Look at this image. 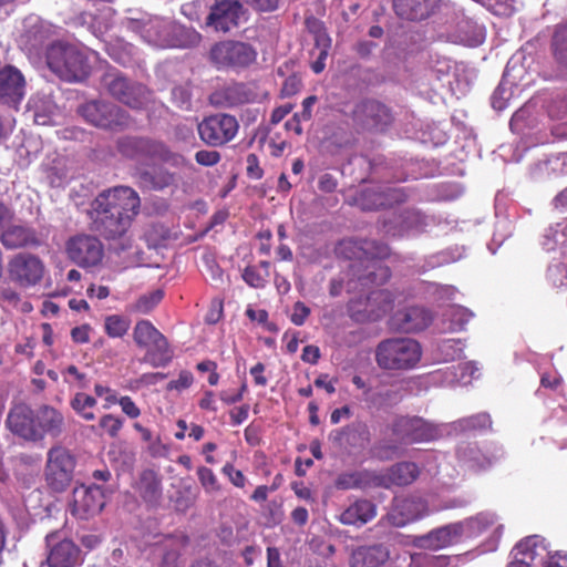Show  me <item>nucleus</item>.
<instances>
[{
  "mask_svg": "<svg viewBox=\"0 0 567 567\" xmlns=\"http://www.w3.org/2000/svg\"><path fill=\"white\" fill-rule=\"evenodd\" d=\"M154 144L155 141L147 138L124 137L118 141V151L130 158H151Z\"/></svg>",
  "mask_w": 567,
  "mask_h": 567,
  "instance_id": "cd10ccee",
  "label": "nucleus"
},
{
  "mask_svg": "<svg viewBox=\"0 0 567 567\" xmlns=\"http://www.w3.org/2000/svg\"><path fill=\"white\" fill-rule=\"evenodd\" d=\"M99 11L100 14L92 12H82L76 18L75 23L82 27L86 25L95 35L102 34L111 25L110 17L112 13V9L107 6H103V8Z\"/></svg>",
  "mask_w": 567,
  "mask_h": 567,
  "instance_id": "c756f323",
  "label": "nucleus"
},
{
  "mask_svg": "<svg viewBox=\"0 0 567 567\" xmlns=\"http://www.w3.org/2000/svg\"><path fill=\"white\" fill-rule=\"evenodd\" d=\"M473 317V312L461 306H453L444 313V320L449 322V331H460Z\"/></svg>",
  "mask_w": 567,
  "mask_h": 567,
  "instance_id": "79ce46f5",
  "label": "nucleus"
},
{
  "mask_svg": "<svg viewBox=\"0 0 567 567\" xmlns=\"http://www.w3.org/2000/svg\"><path fill=\"white\" fill-rule=\"evenodd\" d=\"M419 473L420 471L414 463H398L381 474L380 484L386 488L409 485L417 478Z\"/></svg>",
  "mask_w": 567,
  "mask_h": 567,
  "instance_id": "a878e982",
  "label": "nucleus"
},
{
  "mask_svg": "<svg viewBox=\"0 0 567 567\" xmlns=\"http://www.w3.org/2000/svg\"><path fill=\"white\" fill-rule=\"evenodd\" d=\"M90 124L100 128H121L128 124L127 114L117 105L104 101H90L79 109Z\"/></svg>",
  "mask_w": 567,
  "mask_h": 567,
  "instance_id": "0eeeda50",
  "label": "nucleus"
},
{
  "mask_svg": "<svg viewBox=\"0 0 567 567\" xmlns=\"http://www.w3.org/2000/svg\"><path fill=\"white\" fill-rule=\"evenodd\" d=\"M390 203L384 198L383 194L370 189L362 192L359 198V205L362 207V209L368 210L378 209Z\"/></svg>",
  "mask_w": 567,
  "mask_h": 567,
  "instance_id": "5fc2aeb1",
  "label": "nucleus"
},
{
  "mask_svg": "<svg viewBox=\"0 0 567 567\" xmlns=\"http://www.w3.org/2000/svg\"><path fill=\"white\" fill-rule=\"evenodd\" d=\"M35 411L23 403L16 404L9 412L7 417V426L9 430L20 437L32 441L35 433L34 427Z\"/></svg>",
  "mask_w": 567,
  "mask_h": 567,
  "instance_id": "412c9836",
  "label": "nucleus"
},
{
  "mask_svg": "<svg viewBox=\"0 0 567 567\" xmlns=\"http://www.w3.org/2000/svg\"><path fill=\"white\" fill-rule=\"evenodd\" d=\"M431 321L432 315L422 307H409L392 317L393 326L408 333L425 329Z\"/></svg>",
  "mask_w": 567,
  "mask_h": 567,
  "instance_id": "4be33fe9",
  "label": "nucleus"
},
{
  "mask_svg": "<svg viewBox=\"0 0 567 567\" xmlns=\"http://www.w3.org/2000/svg\"><path fill=\"white\" fill-rule=\"evenodd\" d=\"M415 567H447L450 558L443 555L414 554L411 556Z\"/></svg>",
  "mask_w": 567,
  "mask_h": 567,
  "instance_id": "8fccbe9b",
  "label": "nucleus"
},
{
  "mask_svg": "<svg viewBox=\"0 0 567 567\" xmlns=\"http://www.w3.org/2000/svg\"><path fill=\"white\" fill-rule=\"evenodd\" d=\"M317 102V96L311 95L303 100L302 111L296 113L291 120L288 121V125L296 123L295 133L300 135L302 133L301 121H309L311 118L312 106Z\"/></svg>",
  "mask_w": 567,
  "mask_h": 567,
  "instance_id": "864d4df0",
  "label": "nucleus"
},
{
  "mask_svg": "<svg viewBox=\"0 0 567 567\" xmlns=\"http://www.w3.org/2000/svg\"><path fill=\"white\" fill-rule=\"evenodd\" d=\"M393 435L404 443H423L441 436V430L419 416H399L392 424Z\"/></svg>",
  "mask_w": 567,
  "mask_h": 567,
  "instance_id": "1a4fd4ad",
  "label": "nucleus"
},
{
  "mask_svg": "<svg viewBox=\"0 0 567 567\" xmlns=\"http://www.w3.org/2000/svg\"><path fill=\"white\" fill-rule=\"evenodd\" d=\"M68 257L80 267L97 265L103 257V246L93 236L80 235L66 243Z\"/></svg>",
  "mask_w": 567,
  "mask_h": 567,
  "instance_id": "ddd939ff",
  "label": "nucleus"
},
{
  "mask_svg": "<svg viewBox=\"0 0 567 567\" xmlns=\"http://www.w3.org/2000/svg\"><path fill=\"white\" fill-rule=\"evenodd\" d=\"M172 99L181 109H188L190 102L189 90L185 86H175L172 90Z\"/></svg>",
  "mask_w": 567,
  "mask_h": 567,
  "instance_id": "338daca9",
  "label": "nucleus"
},
{
  "mask_svg": "<svg viewBox=\"0 0 567 567\" xmlns=\"http://www.w3.org/2000/svg\"><path fill=\"white\" fill-rule=\"evenodd\" d=\"M421 355V346L411 338L385 339L375 349V361L383 370L413 369Z\"/></svg>",
  "mask_w": 567,
  "mask_h": 567,
  "instance_id": "20e7f679",
  "label": "nucleus"
},
{
  "mask_svg": "<svg viewBox=\"0 0 567 567\" xmlns=\"http://www.w3.org/2000/svg\"><path fill=\"white\" fill-rule=\"evenodd\" d=\"M437 350L444 361H453L462 357L463 344L461 340L447 339L439 344Z\"/></svg>",
  "mask_w": 567,
  "mask_h": 567,
  "instance_id": "3c124183",
  "label": "nucleus"
},
{
  "mask_svg": "<svg viewBox=\"0 0 567 567\" xmlns=\"http://www.w3.org/2000/svg\"><path fill=\"white\" fill-rule=\"evenodd\" d=\"M462 528L464 527L458 522L452 523L416 537L413 544L419 548L430 550L445 548L463 539Z\"/></svg>",
  "mask_w": 567,
  "mask_h": 567,
  "instance_id": "6ab92c4d",
  "label": "nucleus"
},
{
  "mask_svg": "<svg viewBox=\"0 0 567 567\" xmlns=\"http://www.w3.org/2000/svg\"><path fill=\"white\" fill-rule=\"evenodd\" d=\"M223 474L228 477L231 484L238 488H244L247 478L241 471L236 470L233 464L226 463L221 470Z\"/></svg>",
  "mask_w": 567,
  "mask_h": 567,
  "instance_id": "e2e57ef3",
  "label": "nucleus"
},
{
  "mask_svg": "<svg viewBox=\"0 0 567 567\" xmlns=\"http://www.w3.org/2000/svg\"><path fill=\"white\" fill-rule=\"evenodd\" d=\"M151 158L159 159L177 168L190 165L189 161L183 154L173 152L167 145L158 141H155Z\"/></svg>",
  "mask_w": 567,
  "mask_h": 567,
  "instance_id": "ea45409f",
  "label": "nucleus"
},
{
  "mask_svg": "<svg viewBox=\"0 0 567 567\" xmlns=\"http://www.w3.org/2000/svg\"><path fill=\"white\" fill-rule=\"evenodd\" d=\"M184 536H166L151 548L152 560L142 567H181V551L185 547Z\"/></svg>",
  "mask_w": 567,
  "mask_h": 567,
  "instance_id": "f3484780",
  "label": "nucleus"
},
{
  "mask_svg": "<svg viewBox=\"0 0 567 567\" xmlns=\"http://www.w3.org/2000/svg\"><path fill=\"white\" fill-rule=\"evenodd\" d=\"M48 68L62 80L82 81L90 72V65L84 53L76 47L55 42L45 52Z\"/></svg>",
  "mask_w": 567,
  "mask_h": 567,
  "instance_id": "7ed1b4c3",
  "label": "nucleus"
},
{
  "mask_svg": "<svg viewBox=\"0 0 567 567\" xmlns=\"http://www.w3.org/2000/svg\"><path fill=\"white\" fill-rule=\"evenodd\" d=\"M105 505V496L100 486L80 485L73 489L71 512L74 516L86 519L99 514Z\"/></svg>",
  "mask_w": 567,
  "mask_h": 567,
  "instance_id": "2eb2a0df",
  "label": "nucleus"
},
{
  "mask_svg": "<svg viewBox=\"0 0 567 567\" xmlns=\"http://www.w3.org/2000/svg\"><path fill=\"white\" fill-rule=\"evenodd\" d=\"M484 39L485 32L483 27L471 20L462 21L456 35L457 42L467 47H477L483 43Z\"/></svg>",
  "mask_w": 567,
  "mask_h": 567,
  "instance_id": "c9c22d12",
  "label": "nucleus"
},
{
  "mask_svg": "<svg viewBox=\"0 0 567 567\" xmlns=\"http://www.w3.org/2000/svg\"><path fill=\"white\" fill-rule=\"evenodd\" d=\"M317 43L322 45V49L319 52V56L317 61H315L311 65L315 73H320L323 71L326 64L324 61L328 56V49L330 45V40L326 34L318 35Z\"/></svg>",
  "mask_w": 567,
  "mask_h": 567,
  "instance_id": "052dcab7",
  "label": "nucleus"
},
{
  "mask_svg": "<svg viewBox=\"0 0 567 567\" xmlns=\"http://www.w3.org/2000/svg\"><path fill=\"white\" fill-rule=\"evenodd\" d=\"M460 425L464 430L484 429L491 425V417L488 414L480 413L461 420Z\"/></svg>",
  "mask_w": 567,
  "mask_h": 567,
  "instance_id": "bf43d9fd",
  "label": "nucleus"
},
{
  "mask_svg": "<svg viewBox=\"0 0 567 567\" xmlns=\"http://www.w3.org/2000/svg\"><path fill=\"white\" fill-rule=\"evenodd\" d=\"M96 400L86 393H76L71 401L73 410L80 414L84 420L92 421L95 414L92 409L95 406Z\"/></svg>",
  "mask_w": 567,
  "mask_h": 567,
  "instance_id": "49530a36",
  "label": "nucleus"
},
{
  "mask_svg": "<svg viewBox=\"0 0 567 567\" xmlns=\"http://www.w3.org/2000/svg\"><path fill=\"white\" fill-rule=\"evenodd\" d=\"M402 233L419 231L425 225V218L417 212H408L402 216Z\"/></svg>",
  "mask_w": 567,
  "mask_h": 567,
  "instance_id": "4d7b16f0",
  "label": "nucleus"
},
{
  "mask_svg": "<svg viewBox=\"0 0 567 567\" xmlns=\"http://www.w3.org/2000/svg\"><path fill=\"white\" fill-rule=\"evenodd\" d=\"M194 381V377L192 372L189 371H182L176 380H172L167 384V390H176V391H183L185 389H188Z\"/></svg>",
  "mask_w": 567,
  "mask_h": 567,
  "instance_id": "69168bd1",
  "label": "nucleus"
},
{
  "mask_svg": "<svg viewBox=\"0 0 567 567\" xmlns=\"http://www.w3.org/2000/svg\"><path fill=\"white\" fill-rule=\"evenodd\" d=\"M163 298L161 290L152 291L147 295L141 296L133 305L132 309L136 312L147 313L154 309Z\"/></svg>",
  "mask_w": 567,
  "mask_h": 567,
  "instance_id": "603ef678",
  "label": "nucleus"
},
{
  "mask_svg": "<svg viewBox=\"0 0 567 567\" xmlns=\"http://www.w3.org/2000/svg\"><path fill=\"white\" fill-rule=\"evenodd\" d=\"M131 326L130 319L112 315L105 319V331L111 338H121L128 331Z\"/></svg>",
  "mask_w": 567,
  "mask_h": 567,
  "instance_id": "09e8293b",
  "label": "nucleus"
},
{
  "mask_svg": "<svg viewBox=\"0 0 567 567\" xmlns=\"http://www.w3.org/2000/svg\"><path fill=\"white\" fill-rule=\"evenodd\" d=\"M33 432L35 433L32 442L41 441L45 435L58 437L64 429V417L56 409L42 405L35 410Z\"/></svg>",
  "mask_w": 567,
  "mask_h": 567,
  "instance_id": "aec40b11",
  "label": "nucleus"
},
{
  "mask_svg": "<svg viewBox=\"0 0 567 567\" xmlns=\"http://www.w3.org/2000/svg\"><path fill=\"white\" fill-rule=\"evenodd\" d=\"M137 488L142 497L147 502H155L162 493L161 480L153 471H144L137 483Z\"/></svg>",
  "mask_w": 567,
  "mask_h": 567,
  "instance_id": "e433bc0d",
  "label": "nucleus"
},
{
  "mask_svg": "<svg viewBox=\"0 0 567 567\" xmlns=\"http://www.w3.org/2000/svg\"><path fill=\"white\" fill-rule=\"evenodd\" d=\"M142 183L153 189L162 190L166 187L176 184V175L165 168H155L151 172H145L141 176Z\"/></svg>",
  "mask_w": 567,
  "mask_h": 567,
  "instance_id": "4c0bfd02",
  "label": "nucleus"
},
{
  "mask_svg": "<svg viewBox=\"0 0 567 567\" xmlns=\"http://www.w3.org/2000/svg\"><path fill=\"white\" fill-rule=\"evenodd\" d=\"M439 0H393L395 13L409 21L430 18L437 8Z\"/></svg>",
  "mask_w": 567,
  "mask_h": 567,
  "instance_id": "5701e85b",
  "label": "nucleus"
},
{
  "mask_svg": "<svg viewBox=\"0 0 567 567\" xmlns=\"http://www.w3.org/2000/svg\"><path fill=\"white\" fill-rule=\"evenodd\" d=\"M393 300L388 290L373 291L367 299V319L377 320L388 311L392 310Z\"/></svg>",
  "mask_w": 567,
  "mask_h": 567,
  "instance_id": "c85d7f7f",
  "label": "nucleus"
},
{
  "mask_svg": "<svg viewBox=\"0 0 567 567\" xmlns=\"http://www.w3.org/2000/svg\"><path fill=\"white\" fill-rule=\"evenodd\" d=\"M267 95V92L257 83H234L217 92L215 97L216 103L231 107L244 103L261 102Z\"/></svg>",
  "mask_w": 567,
  "mask_h": 567,
  "instance_id": "a211bd4d",
  "label": "nucleus"
},
{
  "mask_svg": "<svg viewBox=\"0 0 567 567\" xmlns=\"http://www.w3.org/2000/svg\"><path fill=\"white\" fill-rule=\"evenodd\" d=\"M9 279L20 288L28 289L41 282L45 274L44 262L30 252L12 256L7 265Z\"/></svg>",
  "mask_w": 567,
  "mask_h": 567,
  "instance_id": "39448f33",
  "label": "nucleus"
},
{
  "mask_svg": "<svg viewBox=\"0 0 567 567\" xmlns=\"http://www.w3.org/2000/svg\"><path fill=\"white\" fill-rule=\"evenodd\" d=\"M539 549L545 550V546H543V539L538 536H529L525 539L520 540L512 550L513 559L532 561L535 560L537 556H539Z\"/></svg>",
  "mask_w": 567,
  "mask_h": 567,
  "instance_id": "f704fd0d",
  "label": "nucleus"
},
{
  "mask_svg": "<svg viewBox=\"0 0 567 567\" xmlns=\"http://www.w3.org/2000/svg\"><path fill=\"white\" fill-rule=\"evenodd\" d=\"M390 278V270L388 267L378 262H371L365 268V274L358 276L360 286L368 287L369 285H382Z\"/></svg>",
  "mask_w": 567,
  "mask_h": 567,
  "instance_id": "a19ab883",
  "label": "nucleus"
},
{
  "mask_svg": "<svg viewBox=\"0 0 567 567\" xmlns=\"http://www.w3.org/2000/svg\"><path fill=\"white\" fill-rule=\"evenodd\" d=\"M375 506L369 501H358L346 508L339 516L344 525H364L374 518Z\"/></svg>",
  "mask_w": 567,
  "mask_h": 567,
  "instance_id": "bb28decb",
  "label": "nucleus"
},
{
  "mask_svg": "<svg viewBox=\"0 0 567 567\" xmlns=\"http://www.w3.org/2000/svg\"><path fill=\"white\" fill-rule=\"evenodd\" d=\"M24 28L22 38L30 50L37 49L49 35V28L38 17L27 18Z\"/></svg>",
  "mask_w": 567,
  "mask_h": 567,
  "instance_id": "473e14b6",
  "label": "nucleus"
},
{
  "mask_svg": "<svg viewBox=\"0 0 567 567\" xmlns=\"http://www.w3.org/2000/svg\"><path fill=\"white\" fill-rule=\"evenodd\" d=\"M431 512L423 498L419 496H400L394 498L388 513V519L393 526L403 527Z\"/></svg>",
  "mask_w": 567,
  "mask_h": 567,
  "instance_id": "dca6fc26",
  "label": "nucleus"
},
{
  "mask_svg": "<svg viewBox=\"0 0 567 567\" xmlns=\"http://www.w3.org/2000/svg\"><path fill=\"white\" fill-rule=\"evenodd\" d=\"M73 470L74 458L68 450L55 446L49 451L45 477L53 489L63 491L72 480Z\"/></svg>",
  "mask_w": 567,
  "mask_h": 567,
  "instance_id": "9b49d317",
  "label": "nucleus"
},
{
  "mask_svg": "<svg viewBox=\"0 0 567 567\" xmlns=\"http://www.w3.org/2000/svg\"><path fill=\"white\" fill-rule=\"evenodd\" d=\"M29 110L33 111L34 122L39 125H47L50 116L54 114L55 104L49 95L35 94L28 102Z\"/></svg>",
  "mask_w": 567,
  "mask_h": 567,
  "instance_id": "72a5a7b5",
  "label": "nucleus"
},
{
  "mask_svg": "<svg viewBox=\"0 0 567 567\" xmlns=\"http://www.w3.org/2000/svg\"><path fill=\"white\" fill-rule=\"evenodd\" d=\"M362 254L367 259L383 258L388 255V247L384 245L375 244L374 241H364L363 246L360 247Z\"/></svg>",
  "mask_w": 567,
  "mask_h": 567,
  "instance_id": "680f3d73",
  "label": "nucleus"
},
{
  "mask_svg": "<svg viewBox=\"0 0 567 567\" xmlns=\"http://www.w3.org/2000/svg\"><path fill=\"white\" fill-rule=\"evenodd\" d=\"M141 199L131 187L117 186L99 194L89 210L92 228L105 236H122L138 214Z\"/></svg>",
  "mask_w": 567,
  "mask_h": 567,
  "instance_id": "f257e3e1",
  "label": "nucleus"
},
{
  "mask_svg": "<svg viewBox=\"0 0 567 567\" xmlns=\"http://www.w3.org/2000/svg\"><path fill=\"white\" fill-rule=\"evenodd\" d=\"M159 334L162 333L147 320L138 321L133 332L135 342L145 348L151 347Z\"/></svg>",
  "mask_w": 567,
  "mask_h": 567,
  "instance_id": "37998d69",
  "label": "nucleus"
},
{
  "mask_svg": "<svg viewBox=\"0 0 567 567\" xmlns=\"http://www.w3.org/2000/svg\"><path fill=\"white\" fill-rule=\"evenodd\" d=\"M0 241L7 249L34 246L39 243L34 229L21 224H9L0 233Z\"/></svg>",
  "mask_w": 567,
  "mask_h": 567,
  "instance_id": "393cba45",
  "label": "nucleus"
},
{
  "mask_svg": "<svg viewBox=\"0 0 567 567\" xmlns=\"http://www.w3.org/2000/svg\"><path fill=\"white\" fill-rule=\"evenodd\" d=\"M362 113L365 115L364 124L374 130H383L391 121L389 110L375 101L362 105Z\"/></svg>",
  "mask_w": 567,
  "mask_h": 567,
  "instance_id": "7c9ffc66",
  "label": "nucleus"
},
{
  "mask_svg": "<svg viewBox=\"0 0 567 567\" xmlns=\"http://www.w3.org/2000/svg\"><path fill=\"white\" fill-rule=\"evenodd\" d=\"M495 523L496 516L488 512L480 513L476 516L458 522V524L463 525L464 527L462 528L463 538L476 537L493 526Z\"/></svg>",
  "mask_w": 567,
  "mask_h": 567,
  "instance_id": "2f4dec72",
  "label": "nucleus"
},
{
  "mask_svg": "<svg viewBox=\"0 0 567 567\" xmlns=\"http://www.w3.org/2000/svg\"><path fill=\"white\" fill-rule=\"evenodd\" d=\"M109 93L132 109L143 107L151 97L150 91L142 84L130 82L117 71H111L103 78Z\"/></svg>",
  "mask_w": 567,
  "mask_h": 567,
  "instance_id": "423d86ee",
  "label": "nucleus"
},
{
  "mask_svg": "<svg viewBox=\"0 0 567 567\" xmlns=\"http://www.w3.org/2000/svg\"><path fill=\"white\" fill-rule=\"evenodd\" d=\"M251 45L238 41H224L210 50V59L218 68H244L256 60Z\"/></svg>",
  "mask_w": 567,
  "mask_h": 567,
  "instance_id": "9d476101",
  "label": "nucleus"
},
{
  "mask_svg": "<svg viewBox=\"0 0 567 567\" xmlns=\"http://www.w3.org/2000/svg\"><path fill=\"white\" fill-rule=\"evenodd\" d=\"M453 369L455 372L445 380L449 384L467 385L478 371L477 367L472 362L460 363L457 367H453Z\"/></svg>",
  "mask_w": 567,
  "mask_h": 567,
  "instance_id": "de8ad7c7",
  "label": "nucleus"
},
{
  "mask_svg": "<svg viewBox=\"0 0 567 567\" xmlns=\"http://www.w3.org/2000/svg\"><path fill=\"white\" fill-rule=\"evenodd\" d=\"M389 557V549L383 545L359 546L350 555V567H379Z\"/></svg>",
  "mask_w": 567,
  "mask_h": 567,
  "instance_id": "b1692460",
  "label": "nucleus"
},
{
  "mask_svg": "<svg viewBox=\"0 0 567 567\" xmlns=\"http://www.w3.org/2000/svg\"><path fill=\"white\" fill-rule=\"evenodd\" d=\"M238 128L237 118L224 113L208 116L197 126L202 141L210 146H221L228 143L237 135Z\"/></svg>",
  "mask_w": 567,
  "mask_h": 567,
  "instance_id": "6e6552de",
  "label": "nucleus"
},
{
  "mask_svg": "<svg viewBox=\"0 0 567 567\" xmlns=\"http://www.w3.org/2000/svg\"><path fill=\"white\" fill-rule=\"evenodd\" d=\"M116 403L120 404L122 412L125 413L130 419H136L141 415L140 408L130 396H121Z\"/></svg>",
  "mask_w": 567,
  "mask_h": 567,
  "instance_id": "774afa93",
  "label": "nucleus"
},
{
  "mask_svg": "<svg viewBox=\"0 0 567 567\" xmlns=\"http://www.w3.org/2000/svg\"><path fill=\"white\" fill-rule=\"evenodd\" d=\"M94 393L96 396L104 400V409H110L112 405L116 404L118 400L117 393L106 385L95 384Z\"/></svg>",
  "mask_w": 567,
  "mask_h": 567,
  "instance_id": "0e129e2a",
  "label": "nucleus"
},
{
  "mask_svg": "<svg viewBox=\"0 0 567 567\" xmlns=\"http://www.w3.org/2000/svg\"><path fill=\"white\" fill-rule=\"evenodd\" d=\"M0 300L10 307L19 308L22 312H30L33 309L30 302L21 301L16 288L6 282L0 285Z\"/></svg>",
  "mask_w": 567,
  "mask_h": 567,
  "instance_id": "a18cd8bd",
  "label": "nucleus"
},
{
  "mask_svg": "<svg viewBox=\"0 0 567 567\" xmlns=\"http://www.w3.org/2000/svg\"><path fill=\"white\" fill-rule=\"evenodd\" d=\"M126 27L134 32H140L147 43L156 48L193 47L202 39L194 29H187L169 19L158 17L147 20L127 18Z\"/></svg>",
  "mask_w": 567,
  "mask_h": 567,
  "instance_id": "f03ea898",
  "label": "nucleus"
},
{
  "mask_svg": "<svg viewBox=\"0 0 567 567\" xmlns=\"http://www.w3.org/2000/svg\"><path fill=\"white\" fill-rule=\"evenodd\" d=\"M47 564L49 567H76L81 563V550L70 539L59 533L47 536Z\"/></svg>",
  "mask_w": 567,
  "mask_h": 567,
  "instance_id": "f8f14e48",
  "label": "nucleus"
},
{
  "mask_svg": "<svg viewBox=\"0 0 567 567\" xmlns=\"http://www.w3.org/2000/svg\"><path fill=\"white\" fill-rule=\"evenodd\" d=\"M244 14L245 10L239 1L223 0L212 7L205 25L216 32L227 33L239 25Z\"/></svg>",
  "mask_w": 567,
  "mask_h": 567,
  "instance_id": "4468645a",
  "label": "nucleus"
},
{
  "mask_svg": "<svg viewBox=\"0 0 567 567\" xmlns=\"http://www.w3.org/2000/svg\"><path fill=\"white\" fill-rule=\"evenodd\" d=\"M68 168L65 159L56 157L52 161V165L45 168V178L52 187H61L68 181Z\"/></svg>",
  "mask_w": 567,
  "mask_h": 567,
  "instance_id": "c03bdc74",
  "label": "nucleus"
},
{
  "mask_svg": "<svg viewBox=\"0 0 567 567\" xmlns=\"http://www.w3.org/2000/svg\"><path fill=\"white\" fill-rule=\"evenodd\" d=\"M146 360L155 368L165 367L172 360L167 340L159 334L151 347H147Z\"/></svg>",
  "mask_w": 567,
  "mask_h": 567,
  "instance_id": "58836bf2",
  "label": "nucleus"
},
{
  "mask_svg": "<svg viewBox=\"0 0 567 567\" xmlns=\"http://www.w3.org/2000/svg\"><path fill=\"white\" fill-rule=\"evenodd\" d=\"M99 425L111 437H116L123 426V421L113 414H105L100 419Z\"/></svg>",
  "mask_w": 567,
  "mask_h": 567,
  "instance_id": "13d9d810",
  "label": "nucleus"
},
{
  "mask_svg": "<svg viewBox=\"0 0 567 567\" xmlns=\"http://www.w3.org/2000/svg\"><path fill=\"white\" fill-rule=\"evenodd\" d=\"M197 476L200 485L203 486L206 493L213 494L220 491V485L218 483L217 476L210 468L205 466L198 467Z\"/></svg>",
  "mask_w": 567,
  "mask_h": 567,
  "instance_id": "6e6d98bb",
  "label": "nucleus"
}]
</instances>
